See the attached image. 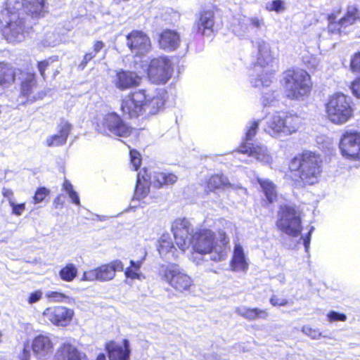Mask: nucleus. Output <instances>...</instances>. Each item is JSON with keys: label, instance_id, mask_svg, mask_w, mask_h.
Segmentation results:
<instances>
[{"label": "nucleus", "instance_id": "1", "mask_svg": "<svg viewBox=\"0 0 360 360\" xmlns=\"http://www.w3.org/2000/svg\"><path fill=\"white\" fill-rule=\"evenodd\" d=\"M44 0H7L0 11V34L9 43L22 41L29 32L25 15L39 17L44 12Z\"/></svg>", "mask_w": 360, "mask_h": 360}, {"label": "nucleus", "instance_id": "2", "mask_svg": "<svg viewBox=\"0 0 360 360\" xmlns=\"http://www.w3.org/2000/svg\"><path fill=\"white\" fill-rule=\"evenodd\" d=\"M229 242L224 231L218 233L216 238L214 232L210 229H200L192 235L191 243L195 254L200 256L210 254V258L214 262L224 260L228 252L227 245Z\"/></svg>", "mask_w": 360, "mask_h": 360}, {"label": "nucleus", "instance_id": "3", "mask_svg": "<svg viewBox=\"0 0 360 360\" xmlns=\"http://www.w3.org/2000/svg\"><path fill=\"white\" fill-rule=\"evenodd\" d=\"M289 168L295 177L297 187L317 183L321 172L320 158L309 151L294 157L289 164Z\"/></svg>", "mask_w": 360, "mask_h": 360}, {"label": "nucleus", "instance_id": "4", "mask_svg": "<svg viewBox=\"0 0 360 360\" xmlns=\"http://www.w3.org/2000/svg\"><path fill=\"white\" fill-rule=\"evenodd\" d=\"M277 68L269 44L263 40L259 41L257 62L250 74V82L252 86L255 87L269 86Z\"/></svg>", "mask_w": 360, "mask_h": 360}, {"label": "nucleus", "instance_id": "5", "mask_svg": "<svg viewBox=\"0 0 360 360\" xmlns=\"http://www.w3.org/2000/svg\"><path fill=\"white\" fill-rule=\"evenodd\" d=\"M301 124L297 115L278 111L267 117L264 131L272 137L281 138L295 133Z\"/></svg>", "mask_w": 360, "mask_h": 360}, {"label": "nucleus", "instance_id": "6", "mask_svg": "<svg viewBox=\"0 0 360 360\" xmlns=\"http://www.w3.org/2000/svg\"><path fill=\"white\" fill-rule=\"evenodd\" d=\"M177 177L172 173L159 171H148L143 168L137 175L136 186L134 199L141 200L144 199L150 192V185L160 188L162 186L175 183Z\"/></svg>", "mask_w": 360, "mask_h": 360}, {"label": "nucleus", "instance_id": "7", "mask_svg": "<svg viewBox=\"0 0 360 360\" xmlns=\"http://www.w3.org/2000/svg\"><path fill=\"white\" fill-rule=\"evenodd\" d=\"M283 85L286 97L302 99L311 90L309 75L303 70H288L284 72Z\"/></svg>", "mask_w": 360, "mask_h": 360}, {"label": "nucleus", "instance_id": "8", "mask_svg": "<svg viewBox=\"0 0 360 360\" xmlns=\"http://www.w3.org/2000/svg\"><path fill=\"white\" fill-rule=\"evenodd\" d=\"M158 276L162 281L180 292L189 290L193 285V279L175 263L160 264L158 267Z\"/></svg>", "mask_w": 360, "mask_h": 360}, {"label": "nucleus", "instance_id": "9", "mask_svg": "<svg viewBox=\"0 0 360 360\" xmlns=\"http://www.w3.org/2000/svg\"><path fill=\"white\" fill-rule=\"evenodd\" d=\"M326 114L328 120L335 124H343L353 115L350 99L342 93L332 95L326 103Z\"/></svg>", "mask_w": 360, "mask_h": 360}, {"label": "nucleus", "instance_id": "10", "mask_svg": "<svg viewBox=\"0 0 360 360\" xmlns=\"http://www.w3.org/2000/svg\"><path fill=\"white\" fill-rule=\"evenodd\" d=\"M96 130L108 136H127L130 134V127L124 122L115 112H109L98 117Z\"/></svg>", "mask_w": 360, "mask_h": 360}, {"label": "nucleus", "instance_id": "11", "mask_svg": "<svg viewBox=\"0 0 360 360\" xmlns=\"http://www.w3.org/2000/svg\"><path fill=\"white\" fill-rule=\"evenodd\" d=\"M278 229L290 237H297L301 234L302 226L298 211L290 206L281 208L276 221Z\"/></svg>", "mask_w": 360, "mask_h": 360}, {"label": "nucleus", "instance_id": "12", "mask_svg": "<svg viewBox=\"0 0 360 360\" xmlns=\"http://www.w3.org/2000/svg\"><path fill=\"white\" fill-rule=\"evenodd\" d=\"M259 124L258 120H254L248 124L245 134V141L240 146L239 152L248 154L249 157H253L258 161L268 164L271 162V157L269 154L267 148L264 146H254L249 142L256 134Z\"/></svg>", "mask_w": 360, "mask_h": 360}, {"label": "nucleus", "instance_id": "13", "mask_svg": "<svg viewBox=\"0 0 360 360\" xmlns=\"http://www.w3.org/2000/svg\"><path fill=\"white\" fill-rule=\"evenodd\" d=\"M339 148L345 158L360 160V132L345 131L340 138Z\"/></svg>", "mask_w": 360, "mask_h": 360}, {"label": "nucleus", "instance_id": "14", "mask_svg": "<svg viewBox=\"0 0 360 360\" xmlns=\"http://www.w3.org/2000/svg\"><path fill=\"white\" fill-rule=\"evenodd\" d=\"M172 63L167 57L153 59L148 69V75L151 82L165 84L172 76Z\"/></svg>", "mask_w": 360, "mask_h": 360}, {"label": "nucleus", "instance_id": "15", "mask_svg": "<svg viewBox=\"0 0 360 360\" xmlns=\"http://www.w3.org/2000/svg\"><path fill=\"white\" fill-rule=\"evenodd\" d=\"M146 97L144 90H139L129 94L122 101L121 110L124 115L130 118L138 117L144 113L143 102Z\"/></svg>", "mask_w": 360, "mask_h": 360}, {"label": "nucleus", "instance_id": "16", "mask_svg": "<svg viewBox=\"0 0 360 360\" xmlns=\"http://www.w3.org/2000/svg\"><path fill=\"white\" fill-rule=\"evenodd\" d=\"M126 39L127 47L135 56H144L150 49V39L141 31L133 30L127 35Z\"/></svg>", "mask_w": 360, "mask_h": 360}, {"label": "nucleus", "instance_id": "17", "mask_svg": "<svg viewBox=\"0 0 360 360\" xmlns=\"http://www.w3.org/2000/svg\"><path fill=\"white\" fill-rule=\"evenodd\" d=\"M74 311L63 306L48 307L43 312V316L53 325L67 326L72 319Z\"/></svg>", "mask_w": 360, "mask_h": 360}, {"label": "nucleus", "instance_id": "18", "mask_svg": "<svg viewBox=\"0 0 360 360\" xmlns=\"http://www.w3.org/2000/svg\"><path fill=\"white\" fill-rule=\"evenodd\" d=\"M172 231L177 247L182 251L189 246L188 235L191 234V224L186 219H178L172 225Z\"/></svg>", "mask_w": 360, "mask_h": 360}, {"label": "nucleus", "instance_id": "19", "mask_svg": "<svg viewBox=\"0 0 360 360\" xmlns=\"http://www.w3.org/2000/svg\"><path fill=\"white\" fill-rule=\"evenodd\" d=\"M144 94L146 97L143 102L144 113L155 115L158 112L165 104V91L162 89L150 92L144 90Z\"/></svg>", "mask_w": 360, "mask_h": 360}, {"label": "nucleus", "instance_id": "20", "mask_svg": "<svg viewBox=\"0 0 360 360\" xmlns=\"http://www.w3.org/2000/svg\"><path fill=\"white\" fill-rule=\"evenodd\" d=\"M57 133L46 138V143L49 147H58L65 144L72 131L71 124L65 119H61L57 124Z\"/></svg>", "mask_w": 360, "mask_h": 360}, {"label": "nucleus", "instance_id": "21", "mask_svg": "<svg viewBox=\"0 0 360 360\" xmlns=\"http://www.w3.org/2000/svg\"><path fill=\"white\" fill-rule=\"evenodd\" d=\"M53 343L48 335L41 334L34 338L32 348L34 353L39 359L45 358L52 352Z\"/></svg>", "mask_w": 360, "mask_h": 360}, {"label": "nucleus", "instance_id": "22", "mask_svg": "<svg viewBox=\"0 0 360 360\" xmlns=\"http://www.w3.org/2000/svg\"><path fill=\"white\" fill-rule=\"evenodd\" d=\"M141 78L134 72L120 70L116 73L112 79L115 86L120 89L125 90L139 84Z\"/></svg>", "mask_w": 360, "mask_h": 360}, {"label": "nucleus", "instance_id": "23", "mask_svg": "<svg viewBox=\"0 0 360 360\" xmlns=\"http://www.w3.org/2000/svg\"><path fill=\"white\" fill-rule=\"evenodd\" d=\"M97 270L98 281H109L115 278L116 271H122L124 270V264L121 260L116 259L97 267Z\"/></svg>", "mask_w": 360, "mask_h": 360}, {"label": "nucleus", "instance_id": "24", "mask_svg": "<svg viewBox=\"0 0 360 360\" xmlns=\"http://www.w3.org/2000/svg\"><path fill=\"white\" fill-rule=\"evenodd\" d=\"M110 360H128L129 357V342L124 340L122 345L110 342L106 345Z\"/></svg>", "mask_w": 360, "mask_h": 360}, {"label": "nucleus", "instance_id": "25", "mask_svg": "<svg viewBox=\"0 0 360 360\" xmlns=\"http://www.w3.org/2000/svg\"><path fill=\"white\" fill-rule=\"evenodd\" d=\"M56 358L57 360H87L85 354L79 352L76 347L68 342L60 345Z\"/></svg>", "mask_w": 360, "mask_h": 360}, {"label": "nucleus", "instance_id": "26", "mask_svg": "<svg viewBox=\"0 0 360 360\" xmlns=\"http://www.w3.org/2000/svg\"><path fill=\"white\" fill-rule=\"evenodd\" d=\"M206 184L207 189H208L209 191H214L216 189H221L229 186L234 189H238L241 194H247L246 188L241 186L231 185L227 177L222 174L212 175L209 179H207Z\"/></svg>", "mask_w": 360, "mask_h": 360}, {"label": "nucleus", "instance_id": "27", "mask_svg": "<svg viewBox=\"0 0 360 360\" xmlns=\"http://www.w3.org/2000/svg\"><path fill=\"white\" fill-rule=\"evenodd\" d=\"M214 25V13L210 11H205L200 13L195 26L197 28L198 32L202 35H210L213 31Z\"/></svg>", "mask_w": 360, "mask_h": 360}, {"label": "nucleus", "instance_id": "28", "mask_svg": "<svg viewBox=\"0 0 360 360\" xmlns=\"http://www.w3.org/2000/svg\"><path fill=\"white\" fill-rule=\"evenodd\" d=\"M159 44L160 48L165 51H174L180 44V37L176 32L167 30L160 34Z\"/></svg>", "mask_w": 360, "mask_h": 360}, {"label": "nucleus", "instance_id": "29", "mask_svg": "<svg viewBox=\"0 0 360 360\" xmlns=\"http://www.w3.org/2000/svg\"><path fill=\"white\" fill-rule=\"evenodd\" d=\"M231 267L235 271H245L248 267L243 248L240 244L235 245Z\"/></svg>", "mask_w": 360, "mask_h": 360}, {"label": "nucleus", "instance_id": "30", "mask_svg": "<svg viewBox=\"0 0 360 360\" xmlns=\"http://www.w3.org/2000/svg\"><path fill=\"white\" fill-rule=\"evenodd\" d=\"M142 256L137 261L130 260V265L124 271V275L127 278L131 279H137L141 281L144 276L140 272L141 267L146 257L147 252L142 250Z\"/></svg>", "mask_w": 360, "mask_h": 360}, {"label": "nucleus", "instance_id": "31", "mask_svg": "<svg viewBox=\"0 0 360 360\" xmlns=\"http://www.w3.org/2000/svg\"><path fill=\"white\" fill-rule=\"evenodd\" d=\"M158 250L160 256L167 259H170V255L176 257V248L173 245L169 234H163L158 240Z\"/></svg>", "mask_w": 360, "mask_h": 360}, {"label": "nucleus", "instance_id": "32", "mask_svg": "<svg viewBox=\"0 0 360 360\" xmlns=\"http://www.w3.org/2000/svg\"><path fill=\"white\" fill-rule=\"evenodd\" d=\"M257 181L259 184L262 192L265 196V201L268 204H271L276 200L277 193L275 184L267 179L257 177Z\"/></svg>", "mask_w": 360, "mask_h": 360}, {"label": "nucleus", "instance_id": "33", "mask_svg": "<svg viewBox=\"0 0 360 360\" xmlns=\"http://www.w3.org/2000/svg\"><path fill=\"white\" fill-rule=\"evenodd\" d=\"M236 312L249 321H253L258 319H266L269 315L266 309L248 308L246 307H240L236 308Z\"/></svg>", "mask_w": 360, "mask_h": 360}, {"label": "nucleus", "instance_id": "34", "mask_svg": "<svg viewBox=\"0 0 360 360\" xmlns=\"http://www.w3.org/2000/svg\"><path fill=\"white\" fill-rule=\"evenodd\" d=\"M340 13V9L334 10L331 13L328 14L327 17V29L334 34V36L340 35L343 32L342 30L345 29L340 24V20L339 19Z\"/></svg>", "mask_w": 360, "mask_h": 360}, {"label": "nucleus", "instance_id": "35", "mask_svg": "<svg viewBox=\"0 0 360 360\" xmlns=\"http://www.w3.org/2000/svg\"><path fill=\"white\" fill-rule=\"evenodd\" d=\"M15 69L7 63H0V86H7L15 81Z\"/></svg>", "mask_w": 360, "mask_h": 360}, {"label": "nucleus", "instance_id": "36", "mask_svg": "<svg viewBox=\"0 0 360 360\" xmlns=\"http://www.w3.org/2000/svg\"><path fill=\"white\" fill-rule=\"evenodd\" d=\"M339 19L340 20V24L345 28L354 25L360 20V13L357 7L355 6H349L347 8L346 13Z\"/></svg>", "mask_w": 360, "mask_h": 360}, {"label": "nucleus", "instance_id": "37", "mask_svg": "<svg viewBox=\"0 0 360 360\" xmlns=\"http://www.w3.org/2000/svg\"><path fill=\"white\" fill-rule=\"evenodd\" d=\"M35 76L34 74H25L21 84V94L25 96H29L35 86Z\"/></svg>", "mask_w": 360, "mask_h": 360}, {"label": "nucleus", "instance_id": "38", "mask_svg": "<svg viewBox=\"0 0 360 360\" xmlns=\"http://www.w3.org/2000/svg\"><path fill=\"white\" fill-rule=\"evenodd\" d=\"M77 269L73 264H68L59 272L60 277L62 280L70 282L77 276Z\"/></svg>", "mask_w": 360, "mask_h": 360}, {"label": "nucleus", "instance_id": "39", "mask_svg": "<svg viewBox=\"0 0 360 360\" xmlns=\"http://www.w3.org/2000/svg\"><path fill=\"white\" fill-rule=\"evenodd\" d=\"M46 297L51 302H64L67 304H70L74 301V300L72 297H70L62 292L56 291H48L46 293Z\"/></svg>", "mask_w": 360, "mask_h": 360}, {"label": "nucleus", "instance_id": "40", "mask_svg": "<svg viewBox=\"0 0 360 360\" xmlns=\"http://www.w3.org/2000/svg\"><path fill=\"white\" fill-rule=\"evenodd\" d=\"M63 188L67 193L72 203L77 205H80L79 195L74 190L72 184L68 179L64 180Z\"/></svg>", "mask_w": 360, "mask_h": 360}, {"label": "nucleus", "instance_id": "41", "mask_svg": "<svg viewBox=\"0 0 360 360\" xmlns=\"http://www.w3.org/2000/svg\"><path fill=\"white\" fill-rule=\"evenodd\" d=\"M265 8L268 11H275L276 13L283 12L285 9L284 2L282 0H274L266 3Z\"/></svg>", "mask_w": 360, "mask_h": 360}, {"label": "nucleus", "instance_id": "42", "mask_svg": "<svg viewBox=\"0 0 360 360\" xmlns=\"http://www.w3.org/2000/svg\"><path fill=\"white\" fill-rule=\"evenodd\" d=\"M49 194V191L45 187L38 188L33 197L34 203L37 204L41 202Z\"/></svg>", "mask_w": 360, "mask_h": 360}, {"label": "nucleus", "instance_id": "43", "mask_svg": "<svg viewBox=\"0 0 360 360\" xmlns=\"http://www.w3.org/2000/svg\"><path fill=\"white\" fill-rule=\"evenodd\" d=\"M302 332L313 340H317L321 336V333L318 329H314L309 326H304Z\"/></svg>", "mask_w": 360, "mask_h": 360}, {"label": "nucleus", "instance_id": "44", "mask_svg": "<svg viewBox=\"0 0 360 360\" xmlns=\"http://www.w3.org/2000/svg\"><path fill=\"white\" fill-rule=\"evenodd\" d=\"M82 281L90 282L98 281L97 268L84 271L82 277Z\"/></svg>", "mask_w": 360, "mask_h": 360}, {"label": "nucleus", "instance_id": "45", "mask_svg": "<svg viewBox=\"0 0 360 360\" xmlns=\"http://www.w3.org/2000/svg\"><path fill=\"white\" fill-rule=\"evenodd\" d=\"M248 25L255 28L257 31L264 26V20L262 18L250 17L248 19Z\"/></svg>", "mask_w": 360, "mask_h": 360}, {"label": "nucleus", "instance_id": "46", "mask_svg": "<svg viewBox=\"0 0 360 360\" xmlns=\"http://www.w3.org/2000/svg\"><path fill=\"white\" fill-rule=\"evenodd\" d=\"M327 318L330 322L345 321L347 320V316L345 314L339 313L335 311H330L327 314Z\"/></svg>", "mask_w": 360, "mask_h": 360}, {"label": "nucleus", "instance_id": "47", "mask_svg": "<svg viewBox=\"0 0 360 360\" xmlns=\"http://www.w3.org/2000/svg\"><path fill=\"white\" fill-rule=\"evenodd\" d=\"M131 164L134 170H136L141 165V155L139 152L135 150L130 151Z\"/></svg>", "mask_w": 360, "mask_h": 360}, {"label": "nucleus", "instance_id": "48", "mask_svg": "<svg viewBox=\"0 0 360 360\" xmlns=\"http://www.w3.org/2000/svg\"><path fill=\"white\" fill-rule=\"evenodd\" d=\"M276 97L274 91L264 93L262 97V103L264 106L273 105Z\"/></svg>", "mask_w": 360, "mask_h": 360}, {"label": "nucleus", "instance_id": "49", "mask_svg": "<svg viewBox=\"0 0 360 360\" xmlns=\"http://www.w3.org/2000/svg\"><path fill=\"white\" fill-rule=\"evenodd\" d=\"M9 205L12 207V214L16 216L22 215V212L25 210V203L16 204L14 201H11Z\"/></svg>", "mask_w": 360, "mask_h": 360}, {"label": "nucleus", "instance_id": "50", "mask_svg": "<svg viewBox=\"0 0 360 360\" xmlns=\"http://www.w3.org/2000/svg\"><path fill=\"white\" fill-rule=\"evenodd\" d=\"M288 302L285 298H280L277 295H273L270 298V303L274 307H284L288 304Z\"/></svg>", "mask_w": 360, "mask_h": 360}, {"label": "nucleus", "instance_id": "51", "mask_svg": "<svg viewBox=\"0 0 360 360\" xmlns=\"http://www.w3.org/2000/svg\"><path fill=\"white\" fill-rule=\"evenodd\" d=\"M57 42V37L53 33H49L46 34L44 40V45L46 46H54Z\"/></svg>", "mask_w": 360, "mask_h": 360}, {"label": "nucleus", "instance_id": "52", "mask_svg": "<svg viewBox=\"0 0 360 360\" xmlns=\"http://www.w3.org/2000/svg\"><path fill=\"white\" fill-rule=\"evenodd\" d=\"M351 68L354 72L360 71V53H356L352 58Z\"/></svg>", "mask_w": 360, "mask_h": 360}, {"label": "nucleus", "instance_id": "53", "mask_svg": "<svg viewBox=\"0 0 360 360\" xmlns=\"http://www.w3.org/2000/svg\"><path fill=\"white\" fill-rule=\"evenodd\" d=\"M42 297V292L41 290H37L30 293L27 302L29 304H34L41 300Z\"/></svg>", "mask_w": 360, "mask_h": 360}, {"label": "nucleus", "instance_id": "54", "mask_svg": "<svg viewBox=\"0 0 360 360\" xmlns=\"http://www.w3.org/2000/svg\"><path fill=\"white\" fill-rule=\"evenodd\" d=\"M314 230V227H311L309 233H307V235L304 237H300V240H303V245L304 246V248H305V251L307 252L309 251V245H310V241H311V234L312 233Z\"/></svg>", "mask_w": 360, "mask_h": 360}, {"label": "nucleus", "instance_id": "55", "mask_svg": "<svg viewBox=\"0 0 360 360\" xmlns=\"http://www.w3.org/2000/svg\"><path fill=\"white\" fill-rule=\"evenodd\" d=\"M351 89L355 96L360 98V78L354 81L352 84Z\"/></svg>", "mask_w": 360, "mask_h": 360}, {"label": "nucleus", "instance_id": "56", "mask_svg": "<svg viewBox=\"0 0 360 360\" xmlns=\"http://www.w3.org/2000/svg\"><path fill=\"white\" fill-rule=\"evenodd\" d=\"M334 34H333L328 29H323L321 32L319 34V41L331 39Z\"/></svg>", "mask_w": 360, "mask_h": 360}, {"label": "nucleus", "instance_id": "57", "mask_svg": "<svg viewBox=\"0 0 360 360\" xmlns=\"http://www.w3.org/2000/svg\"><path fill=\"white\" fill-rule=\"evenodd\" d=\"M49 63L48 60H43L38 63V70L41 75V76L45 79V70H46L47 67L49 66Z\"/></svg>", "mask_w": 360, "mask_h": 360}, {"label": "nucleus", "instance_id": "58", "mask_svg": "<svg viewBox=\"0 0 360 360\" xmlns=\"http://www.w3.org/2000/svg\"><path fill=\"white\" fill-rule=\"evenodd\" d=\"M2 195H4V198H7V200L8 201L9 204H10L11 201V202L14 201L13 192L11 189L3 188Z\"/></svg>", "mask_w": 360, "mask_h": 360}, {"label": "nucleus", "instance_id": "59", "mask_svg": "<svg viewBox=\"0 0 360 360\" xmlns=\"http://www.w3.org/2000/svg\"><path fill=\"white\" fill-rule=\"evenodd\" d=\"M64 204V197L62 194L58 195L53 200V205L56 209L63 207Z\"/></svg>", "mask_w": 360, "mask_h": 360}, {"label": "nucleus", "instance_id": "60", "mask_svg": "<svg viewBox=\"0 0 360 360\" xmlns=\"http://www.w3.org/2000/svg\"><path fill=\"white\" fill-rule=\"evenodd\" d=\"M92 59L93 58H92V56L91 53H86L85 56H84L82 61L79 64V68L80 69L83 70L86 67V64Z\"/></svg>", "mask_w": 360, "mask_h": 360}, {"label": "nucleus", "instance_id": "61", "mask_svg": "<svg viewBox=\"0 0 360 360\" xmlns=\"http://www.w3.org/2000/svg\"><path fill=\"white\" fill-rule=\"evenodd\" d=\"M104 47V43L101 41H96L94 44V51L98 53Z\"/></svg>", "mask_w": 360, "mask_h": 360}, {"label": "nucleus", "instance_id": "62", "mask_svg": "<svg viewBox=\"0 0 360 360\" xmlns=\"http://www.w3.org/2000/svg\"><path fill=\"white\" fill-rule=\"evenodd\" d=\"M30 356V352L28 349L25 347L23 349L22 353L20 356L21 360H29Z\"/></svg>", "mask_w": 360, "mask_h": 360}, {"label": "nucleus", "instance_id": "63", "mask_svg": "<svg viewBox=\"0 0 360 360\" xmlns=\"http://www.w3.org/2000/svg\"><path fill=\"white\" fill-rule=\"evenodd\" d=\"M205 360H221L220 357H219L216 354H210L207 355L205 357Z\"/></svg>", "mask_w": 360, "mask_h": 360}, {"label": "nucleus", "instance_id": "64", "mask_svg": "<svg viewBox=\"0 0 360 360\" xmlns=\"http://www.w3.org/2000/svg\"><path fill=\"white\" fill-rule=\"evenodd\" d=\"M191 259L196 263V264H200V261L202 260V257H196L194 256V254L193 255L192 257H191Z\"/></svg>", "mask_w": 360, "mask_h": 360}]
</instances>
